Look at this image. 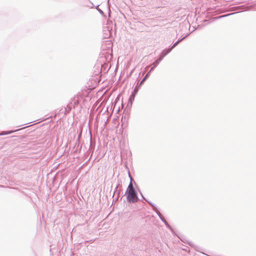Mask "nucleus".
I'll list each match as a JSON object with an SVG mask.
<instances>
[{"instance_id": "f257e3e1", "label": "nucleus", "mask_w": 256, "mask_h": 256, "mask_svg": "<svg viewBox=\"0 0 256 256\" xmlns=\"http://www.w3.org/2000/svg\"><path fill=\"white\" fill-rule=\"evenodd\" d=\"M126 198L130 202H135L138 200L136 193L133 187L132 182H130L126 190Z\"/></svg>"}, {"instance_id": "f03ea898", "label": "nucleus", "mask_w": 256, "mask_h": 256, "mask_svg": "<svg viewBox=\"0 0 256 256\" xmlns=\"http://www.w3.org/2000/svg\"><path fill=\"white\" fill-rule=\"evenodd\" d=\"M147 77V75H146V76H145V78L143 79V80L141 82V84L146 79Z\"/></svg>"}, {"instance_id": "7ed1b4c3", "label": "nucleus", "mask_w": 256, "mask_h": 256, "mask_svg": "<svg viewBox=\"0 0 256 256\" xmlns=\"http://www.w3.org/2000/svg\"><path fill=\"white\" fill-rule=\"evenodd\" d=\"M178 42H176V44H174V46H173V47L175 46L177 44Z\"/></svg>"}]
</instances>
